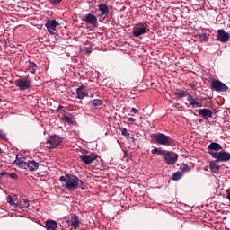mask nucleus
<instances>
[{
  "label": "nucleus",
  "instance_id": "f257e3e1",
  "mask_svg": "<svg viewBox=\"0 0 230 230\" xmlns=\"http://www.w3.org/2000/svg\"><path fill=\"white\" fill-rule=\"evenodd\" d=\"M59 181L65 183L63 186H65L66 190H78V188L85 190V183L75 174L66 173L60 176Z\"/></svg>",
  "mask_w": 230,
  "mask_h": 230
},
{
  "label": "nucleus",
  "instance_id": "f03ea898",
  "mask_svg": "<svg viewBox=\"0 0 230 230\" xmlns=\"http://www.w3.org/2000/svg\"><path fill=\"white\" fill-rule=\"evenodd\" d=\"M153 137L158 145H163L164 146H172V145H175V140L163 133L153 134Z\"/></svg>",
  "mask_w": 230,
  "mask_h": 230
},
{
  "label": "nucleus",
  "instance_id": "7ed1b4c3",
  "mask_svg": "<svg viewBox=\"0 0 230 230\" xmlns=\"http://www.w3.org/2000/svg\"><path fill=\"white\" fill-rule=\"evenodd\" d=\"M17 165L23 170H29V172H35L39 170V163L35 162V160H29L25 162L24 160L19 158L16 161Z\"/></svg>",
  "mask_w": 230,
  "mask_h": 230
},
{
  "label": "nucleus",
  "instance_id": "20e7f679",
  "mask_svg": "<svg viewBox=\"0 0 230 230\" xmlns=\"http://www.w3.org/2000/svg\"><path fill=\"white\" fill-rule=\"evenodd\" d=\"M64 139L60 136H58V135L49 136L47 137V145H49L48 148L49 150H53V148H58V146H60V143H62Z\"/></svg>",
  "mask_w": 230,
  "mask_h": 230
},
{
  "label": "nucleus",
  "instance_id": "39448f33",
  "mask_svg": "<svg viewBox=\"0 0 230 230\" xmlns=\"http://www.w3.org/2000/svg\"><path fill=\"white\" fill-rule=\"evenodd\" d=\"M57 26H60V23L57 22V20H53L49 17L45 19V27L47 28L48 33L50 35H55V31H57Z\"/></svg>",
  "mask_w": 230,
  "mask_h": 230
},
{
  "label": "nucleus",
  "instance_id": "423d86ee",
  "mask_svg": "<svg viewBox=\"0 0 230 230\" xmlns=\"http://www.w3.org/2000/svg\"><path fill=\"white\" fill-rule=\"evenodd\" d=\"M14 85L21 91H28L31 87V81L26 77H22L14 81Z\"/></svg>",
  "mask_w": 230,
  "mask_h": 230
},
{
  "label": "nucleus",
  "instance_id": "0eeeda50",
  "mask_svg": "<svg viewBox=\"0 0 230 230\" xmlns=\"http://www.w3.org/2000/svg\"><path fill=\"white\" fill-rule=\"evenodd\" d=\"M211 89L217 91V93H227L229 87L226 84L222 83L220 80L214 79L211 81Z\"/></svg>",
  "mask_w": 230,
  "mask_h": 230
},
{
  "label": "nucleus",
  "instance_id": "6e6552de",
  "mask_svg": "<svg viewBox=\"0 0 230 230\" xmlns=\"http://www.w3.org/2000/svg\"><path fill=\"white\" fill-rule=\"evenodd\" d=\"M213 159H216L217 163H227L230 161V153L226 151H219L212 154Z\"/></svg>",
  "mask_w": 230,
  "mask_h": 230
},
{
  "label": "nucleus",
  "instance_id": "1a4fd4ad",
  "mask_svg": "<svg viewBox=\"0 0 230 230\" xmlns=\"http://www.w3.org/2000/svg\"><path fill=\"white\" fill-rule=\"evenodd\" d=\"M164 159L166 164H175L179 159V155L175 152L166 151Z\"/></svg>",
  "mask_w": 230,
  "mask_h": 230
},
{
  "label": "nucleus",
  "instance_id": "9d476101",
  "mask_svg": "<svg viewBox=\"0 0 230 230\" xmlns=\"http://www.w3.org/2000/svg\"><path fill=\"white\" fill-rule=\"evenodd\" d=\"M79 159L84 164H91V163L98 159V155H96L95 153H91L90 155H79Z\"/></svg>",
  "mask_w": 230,
  "mask_h": 230
},
{
  "label": "nucleus",
  "instance_id": "9b49d317",
  "mask_svg": "<svg viewBox=\"0 0 230 230\" xmlns=\"http://www.w3.org/2000/svg\"><path fill=\"white\" fill-rule=\"evenodd\" d=\"M230 34L228 32H226L224 29L217 30V40H219V42H229Z\"/></svg>",
  "mask_w": 230,
  "mask_h": 230
},
{
  "label": "nucleus",
  "instance_id": "f8f14e48",
  "mask_svg": "<svg viewBox=\"0 0 230 230\" xmlns=\"http://www.w3.org/2000/svg\"><path fill=\"white\" fill-rule=\"evenodd\" d=\"M67 226H70V227H74V229H77L80 226V217H78L76 214H74L71 216L69 219L66 220Z\"/></svg>",
  "mask_w": 230,
  "mask_h": 230
},
{
  "label": "nucleus",
  "instance_id": "ddd939ff",
  "mask_svg": "<svg viewBox=\"0 0 230 230\" xmlns=\"http://www.w3.org/2000/svg\"><path fill=\"white\" fill-rule=\"evenodd\" d=\"M208 154L213 157V154H217L222 150V146L217 142H211L208 146Z\"/></svg>",
  "mask_w": 230,
  "mask_h": 230
},
{
  "label": "nucleus",
  "instance_id": "4468645a",
  "mask_svg": "<svg viewBox=\"0 0 230 230\" xmlns=\"http://www.w3.org/2000/svg\"><path fill=\"white\" fill-rule=\"evenodd\" d=\"M84 21L87 24H91V26H96L98 24V18L92 13L85 14Z\"/></svg>",
  "mask_w": 230,
  "mask_h": 230
},
{
  "label": "nucleus",
  "instance_id": "2eb2a0df",
  "mask_svg": "<svg viewBox=\"0 0 230 230\" xmlns=\"http://www.w3.org/2000/svg\"><path fill=\"white\" fill-rule=\"evenodd\" d=\"M140 26L142 27H137L133 31V36L136 38L141 37V35H145V33H146V23H140Z\"/></svg>",
  "mask_w": 230,
  "mask_h": 230
},
{
  "label": "nucleus",
  "instance_id": "dca6fc26",
  "mask_svg": "<svg viewBox=\"0 0 230 230\" xmlns=\"http://www.w3.org/2000/svg\"><path fill=\"white\" fill-rule=\"evenodd\" d=\"M199 116H202L204 119H209V118H213V111L209 108H203L198 111Z\"/></svg>",
  "mask_w": 230,
  "mask_h": 230
},
{
  "label": "nucleus",
  "instance_id": "f3484780",
  "mask_svg": "<svg viewBox=\"0 0 230 230\" xmlns=\"http://www.w3.org/2000/svg\"><path fill=\"white\" fill-rule=\"evenodd\" d=\"M187 101L193 107V109H197L198 107H202V103L197 102L191 93H187Z\"/></svg>",
  "mask_w": 230,
  "mask_h": 230
},
{
  "label": "nucleus",
  "instance_id": "a211bd4d",
  "mask_svg": "<svg viewBox=\"0 0 230 230\" xmlns=\"http://www.w3.org/2000/svg\"><path fill=\"white\" fill-rule=\"evenodd\" d=\"M76 94L78 100H84L85 97L89 96V93H85V85H82L76 89Z\"/></svg>",
  "mask_w": 230,
  "mask_h": 230
},
{
  "label": "nucleus",
  "instance_id": "6ab92c4d",
  "mask_svg": "<svg viewBox=\"0 0 230 230\" xmlns=\"http://www.w3.org/2000/svg\"><path fill=\"white\" fill-rule=\"evenodd\" d=\"M45 227L47 230H56L58 227V224L55 220L48 219L45 223Z\"/></svg>",
  "mask_w": 230,
  "mask_h": 230
},
{
  "label": "nucleus",
  "instance_id": "aec40b11",
  "mask_svg": "<svg viewBox=\"0 0 230 230\" xmlns=\"http://www.w3.org/2000/svg\"><path fill=\"white\" fill-rule=\"evenodd\" d=\"M99 11L101 12L102 15H109L110 10L109 6L105 3H102L98 5Z\"/></svg>",
  "mask_w": 230,
  "mask_h": 230
},
{
  "label": "nucleus",
  "instance_id": "412c9836",
  "mask_svg": "<svg viewBox=\"0 0 230 230\" xmlns=\"http://www.w3.org/2000/svg\"><path fill=\"white\" fill-rule=\"evenodd\" d=\"M38 69H39V66H37L35 62L29 60L28 70L30 71V73H32V75H35Z\"/></svg>",
  "mask_w": 230,
  "mask_h": 230
},
{
  "label": "nucleus",
  "instance_id": "4be33fe9",
  "mask_svg": "<svg viewBox=\"0 0 230 230\" xmlns=\"http://www.w3.org/2000/svg\"><path fill=\"white\" fill-rule=\"evenodd\" d=\"M89 105H91L93 109H97V107H102V105H103V101L100 99H93L89 102Z\"/></svg>",
  "mask_w": 230,
  "mask_h": 230
},
{
  "label": "nucleus",
  "instance_id": "5701e85b",
  "mask_svg": "<svg viewBox=\"0 0 230 230\" xmlns=\"http://www.w3.org/2000/svg\"><path fill=\"white\" fill-rule=\"evenodd\" d=\"M210 170L212 173H218L220 172V165L217 164V160L210 162Z\"/></svg>",
  "mask_w": 230,
  "mask_h": 230
},
{
  "label": "nucleus",
  "instance_id": "b1692460",
  "mask_svg": "<svg viewBox=\"0 0 230 230\" xmlns=\"http://www.w3.org/2000/svg\"><path fill=\"white\" fill-rule=\"evenodd\" d=\"M178 98H184V96H188V93L184 90H177L174 93Z\"/></svg>",
  "mask_w": 230,
  "mask_h": 230
},
{
  "label": "nucleus",
  "instance_id": "393cba45",
  "mask_svg": "<svg viewBox=\"0 0 230 230\" xmlns=\"http://www.w3.org/2000/svg\"><path fill=\"white\" fill-rule=\"evenodd\" d=\"M182 175H183L182 172L178 171L172 174V180L179 181V180L182 179Z\"/></svg>",
  "mask_w": 230,
  "mask_h": 230
},
{
  "label": "nucleus",
  "instance_id": "a878e982",
  "mask_svg": "<svg viewBox=\"0 0 230 230\" xmlns=\"http://www.w3.org/2000/svg\"><path fill=\"white\" fill-rule=\"evenodd\" d=\"M199 39L202 41V42H208L209 40V36L207 35L206 33H200L199 35Z\"/></svg>",
  "mask_w": 230,
  "mask_h": 230
},
{
  "label": "nucleus",
  "instance_id": "bb28decb",
  "mask_svg": "<svg viewBox=\"0 0 230 230\" xmlns=\"http://www.w3.org/2000/svg\"><path fill=\"white\" fill-rule=\"evenodd\" d=\"M180 170H181V172H190V170H191V168H190L189 165L186 164H181L180 165Z\"/></svg>",
  "mask_w": 230,
  "mask_h": 230
},
{
  "label": "nucleus",
  "instance_id": "cd10ccee",
  "mask_svg": "<svg viewBox=\"0 0 230 230\" xmlns=\"http://www.w3.org/2000/svg\"><path fill=\"white\" fill-rule=\"evenodd\" d=\"M63 121H65L66 123H68V125H72L73 124V119L67 115H65L63 117Z\"/></svg>",
  "mask_w": 230,
  "mask_h": 230
},
{
  "label": "nucleus",
  "instance_id": "c85d7f7f",
  "mask_svg": "<svg viewBox=\"0 0 230 230\" xmlns=\"http://www.w3.org/2000/svg\"><path fill=\"white\" fill-rule=\"evenodd\" d=\"M6 200L11 206H15V202H13V198L11 195H8L6 197Z\"/></svg>",
  "mask_w": 230,
  "mask_h": 230
},
{
  "label": "nucleus",
  "instance_id": "c756f323",
  "mask_svg": "<svg viewBox=\"0 0 230 230\" xmlns=\"http://www.w3.org/2000/svg\"><path fill=\"white\" fill-rule=\"evenodd\" d=\"M49 4H52L53 6H57V4H60L62 3V0H48Z\"/></svg>",
  "mask_w": 230,
  "mask_h": 230
},
{
  "label": "nucleus",
  "instance_id": "7c9ffc66",
  "mask_svg": "<svg viewBox=\"0 0 230 230\" xmlns=\"http://www.w3.org/2000/svg\"><path fill=\"white\" fill-rule=\"evenodd\" d=\"M119 130H120L122 136H125V137L130 136V133H128V131H127V128H119Z\"/></svg>",
  "mask_w": 230,
  "mask_h": 230
},
{
  "label": "nucleus",
  "instance_id": "2f4dec72",
  "mask_svg": "<svg viewBox=\"0 0 230 230\" xmlns=\"http://www.w3.org/2000/svg\"><path fill=\"white\" fill-rule=\"evenodd\" d=\"M166 152H167L166 150L158 148L157 155H162V156L164 158V155H166Z\"/></svg>",
  "mask_w": 230,
  "mask_h": 230
},
{
  "label": "nucleus",
  "instance_id": "473e14b6",
  "mask_svg": "<svg viewBox=\"0 0 230 230\" xmlns=\"http://www.w3.org/2000/svg\"><path fill=\"white\" fill-rule=\"evenodd\" d=\"M7 175H9V177H11V179H18L19 178V176L15 172H12Z\"/></svg>",
  "mask_w": 230,
  "mask_h": 230
},
{
  "label": "nucleus",
  "instance_id": "72a5a7b5",
  "mask_svg": "<svg viewBox=\"0 0 230 230\" xmlns=\"http://www.w3.org/2000/svg\"><path fill=\"white\" fill-rule=\"evenodd\" d=\"M0 137L1 139H6V133H4L3 130H0Z\"/></svg>",
  "mask_w": 230,
  "mask_h": 230
},
{
  "label": "nucleus",
  "instance_id": "f704fd0d",
  "mask_svg": "<svg viewBox=\"0 0 230 230\" xmlns=\"http://www.w3.org/2000/svg\"><path fill=\"white\" fill-rule=\"evenodd\" d=\"M22 200L24 202V208H28L30 206V199H24Z\"/></svg>",
  "mask_w": 230,
  "mask_h": 230
},
{
  "label": "nucleus",
  "instance_id": "c9c22d12",
  "mask_svg": "<svg viewBox=\"0 0 230 230\" xmlns=\"http://www.w3.org/2000/svg\"><path fill=\"white\" fill-rule=\"evenodd\" d=\"M85 53H93V48L91 47H85L84 48Z\"/></svg>",
  "mask_w": 230,
  "mask_h": 230
},
{
  "label": "nucleus",
  "instance_id": "e433bc0d",
  "mask_svg": "<svg viewBox=\"0 0 230 230\" xmlns=\"http://www.w3.org/2000/svg\"><path fill=\"white\" fill-rule=\"evenodd\" d=\"M128 123H130V125H134V122L136 121V119L129 117L128 119Z\"/></svg>",
  "mask_w": 230,
  "mask_h": 230
},
{
  "label": "nucleus",
  "instance_id": "4c0bfd02",
  "mask_svg": "<svg viewBox=\"0 0 230 230\" xmlns=\"http://www.w3.org/2000/svg\"><path fill=\"white\" fill-rule=\"evenodd\" d=\"M4 175H10V173L6 172L5 171L0 172V177H4Z\"/></svg>",
  "mask_w": 230,
  "mask_h": 230
},
{
  "label": "nucleus",
  "instance_id": "58836bf2",
  "mask_svg": "<svg viewBox=\"0 0 230 230\" xmlns=\"http://www.w3.org/2000/svg\"><path fill=\"white\" fill-rule=\"evenodd\" d=\"M130 112H132L133 114H137L138 111H137V109L132 108Z\"/></svg>",
  "mask_w": 230,
  "mask_h": 230
},
{
  "label": "nucleus",
  "instance_id": "ea45409f",
  "mask_svg": "<svg viewBox=\"0 0 230 230\" xmlns=\"http://www.w3.org/2000/svg\"><path fill=\"white\" fill-rule=\"evenodd\" d=\"M159 148L155 147L154 148L152 151H151V154L155 155V154H157Z\"/></svg>",
  "mask_w": 230,
  "mask_h": 230
},
{
  "label": "nucleus",
  "instance_id": "a19ab883",
  "mask_svg": "<svg viewBox=\"0 0 230 230\" xmlns=\"http://www.w3.org/2000/svg\"><path fill=\"white\" fill-rule=\"evenodd\" d=\"M12 206H13V208H19V203L14 202V205H12Z\"/></svg>",
  "mask_w": 230,
  "mask_h": 230
},
{
  "label": "nucleus",
  "instance_id": "79ce46f5",
  "mask_svg": "<svg viewBox=\"0 0 230 230\" xmlns=\"http://www.w3.org/2000/svg\"><path fill=\"white\" fill-rule=\"evenodd\" d=\"M58 109H62V105H59Z\"/></svg>",
  "mask_w": 230,
  "mask_h": 230
},
{
  "label": "nucleus",
  "instance_id": "37998d69",
  "mask_svg": "<svg viewBox=\"0 0 230 230\" xmlns=\"http://www.w3.org/2000/svg\"><path fill=\"white\" fill-rule=\"evenodd\" d=\"M0 154H1V148H0Z\"/></svg>",
  "mask_w": 230,
  "mask_h": 230
}]
</instances>
